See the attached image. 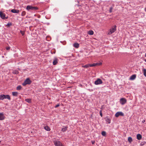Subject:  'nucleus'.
I'll return each mask as SVG.
<instances>
[{"mask_svg": "<svg viewBox=\"0 0 146 146\" xmlns=\"http://www.w3.org/2000/svg\"><path fill=\"white\" fill-rule=\"evenodd\" d=\"M116 25H114L109 30L108 34L110 35L114 32L116 30Z\"/></svg>", "mask_w": 146, "mask_h": 146, "instance_id": "1", "label": "nucleus"}, {"mask_svg": "<svg viewBox=\"0 0 146 146\" xmlns=\"http://www.w3.org/2000/svg\"><path fill=\"white\" fill-rule=\"evenodd\" d=\"M38 8L37 7H33L31 5H27L26 7V9L28 11L30 10H36Z\"/></svg>", "mask_w": 146, "mask_h": 146, "instance_id": "2", "label": "nucleus"}, {"mask_svg": "<svg viewBox=\"0 0 146 146\" xmlns=\"http://www.w3.org/2000/svg\"><path fill=\"white\" fill-rule=\"evenodd\" d=\"M32 82L30 80L29 78H27L25 81L24 83L22 84V85L23 86H25L27 84H30Z\"/></svg>", "mask_w": 146, "mask_h": 146, "instance_id": "3", "label": "nucleus"}, {"mask_svg": "<svg viewBox=\"0 0 146 146\" xmlns=\"http://www.w3.org/2000/svg\"><path fill=\"white\" fill-rule=\"evenodd\" d=\"M119 102L121 104L123 105L126 103L127 100L125 98H121L120 99Z\"/></svg>", "mask_w": 146, "mask_h": 146, "instance_id": "4", "label": "nucleus"}, {"mask_svg": "<svg viewBox=\"0 0 146 146\" xmlns=\"http://www.w3.org/2000/svg\"><path fill=\"white\" fill-rule=\"evenodd\" d=\"M103 83L102 80L100 78H98L94 82L95 85H97L101 84Z\"/></svg>", "mask_w": 146, "mask_h": 146, "instance_id": "5", "label": "nucleus"}, {"mask_svg": "<svg viewBox=\"0 0 146 146\" xmlns=\"http://www.w3.org/2000/svg\"><path fill=\"white\" fill-rule=\"evenodd\" d=\"M54 143L55 146H62V143L59 141H54Z\"/></svg>", "mask_w": 146, "mask_h": 146, "instance_id": "6", "label": "nucleus"}, {"mask_svg": "<svg viewBox=\"0 0 146 146\" xmlns=\"http://www.w3.org/2000/svg\"><path fill=\"white\" fill-rule=\"evenodd\" d=\"M120 115L123 116L124 114L121 111H119L117 112L115 115V116L116 117H118Z\"/></svg>", "mask_w": 146, "mask_h": 146, "instance_id": "7", "label": "nucleus"}, {"mask_svg": "<svg viewBox=\"0 0 146 146\" xmlns=\"http://www.w3.org/2000/svg\"><path fill=\"white\" fill-rule=\"evenodd\" d=\"M5 14L3 13L2 12H0V16L3 19H7L5 17Z\"/></svg>", "mask_w": 146, "mask_h": 146, "instance_id": "8", "label": "nucleus"}, {"mask_svg": "<svg viewBox=\"0 0 146 146\" xmlns=\"http://www.w3.org/2000/svg\"><path fill=\"white\" fill-rule=\"evenodd\" d=\"M5 118V117L3 113H0V120H3Z\"/></svg>", "mask_w": 146, "mask_h": 146, "instance_id": "9", "label": "nucleus"}, {"mask_svg": "<svg viewBox=\"0 0 146 146\" xmlns=\"http://www.w3.org/2000/svg\"><path fill=\"white\" fill-rule=\"evenodd\" d=\"M58 60L56 58H55L52 62L53 64L54 65H56L58 62Z\"/></svg>", "mask_w": 146, "mask_h": 146, "instance_id": "10", "label": "nucleus"}, {"mask_svg": "<svg viewBox=\"0 0 146 146\" xmlns=\"http://www.w3.org/2000/svg\"><path fill=\"white\" fill-rule=\"evenodd\" d=\"M101 64V63H94L92 64H90V67H93L98 65H100Z\"/></svg>", "mask_w": 146, "mask_h": 146, "instance_id": "11", "label": "nucleus"}, {"mask_svg": "<svg viewBox=\"0 0 146 146\" xmlns=\"http://www.w3.org/2000/svg\"><path fill=\"white\" fill-rule=\"evenodd\" d=\"M136 76V74H133L129 78V80H133L135 79Z\"/></svg>", "mask_w": 146, "mask_h": 146, "instance_id": "12", "label": "nucleus"}, {"mask_svg": "<svg viewBox=\"0 0 146 146\" xmlns=\"http://www.w3.org/2000/svg\"><path fill=\"white\" fill-rule=\"evenodd\" d=\"M11 11L14 13H18L19 12V10L17 9H13L11 10Z\"/></svg>", "mask_w": 146, "mask_h": 146, "instance_id": "13", "label": "nucleus"}, {"mask_svg": "<svg viewBox=\"0 0 146 146\" xmlns=\"http://www.w3.org/2000/svg\"><path fill=\"white\" fill-rule=\"evenodd\" d=\"M73 46L76 48H78L79 46V44L77 43H75L73 44Z\"/></svg>", "mask_w": 146, "mask_h": 146, "instance_id": "14", "label": "nucleus"}, {"mask_svg": "<svg viewBox=\"0 0 146 146\" xmlns=\"http://www.w3.org/2000/svg\"><path fill=\"white\" fill-rule=\"evenodd\" d=\"M141 138H142V136L141 135H140V134H139L137 135V138L138 140H140L141 139Z\"/></svg>", "mask_w": 146, "mask_h": 146, "instance_id": "15", "label": "nucleus"}, {"mask_svg": "<svg viewBox=\"0 0 146 146\" xmlns=\"http://www.w3.org/2000/svg\"><path fill=\"white\" fill-rule=\"evenodd\" d=\"M44 128L47 131H49L50 130V128L48 126H46L44 127Z\"/></svg>", "mask_w": 146, "mask_h": 146, "instance_id": "16", "label": "nucleus"}, {"mask_svg": "<svg viewBox=\"0 0 146 146\" xmlns=\"http://www.w3.org/2000/svg\"><path fill=\"white\" fill-rule=\"evenodd\" d=\"M5 95H0V100H3L5 98Z\"/></svg>", "mask_w": 146, "mask_h": 146, "instance_id": "17", "label": "nucleus"}, {"mask_svg": "<svg viewBox=\"0 0 146 146\" xmlns=\"http://www.w3.org/2000/svg\"><path fill=\"white\" fill-rule=\"evenodd\" d=\"M5 99H8L9 100H11V98L9 96V95H5Z\"/></svg>", "mask_w": 146, "mask_h": 146, "instance_id": "18", "label": "nucleus"}, {"mask_svg": "<svg viewBox=\"0 0 146 146\" xmlns=\"http://www.w3.org/2000/svg\"><path fill=\"white\" fill-rule=\"evenodd\" d=\"M18 93L17 92H12V95L13 96H17Z\"/></svg>", "mask_w": 146, "mask_h": 146, "instance_id": "19", "label": "nucleus"}, {"mask_svg": "<svg viewBox=\"0 0 146 146\" xmlns=\"http://www.w3.org/2000/svg\"><path fill=\"white\" fill-rule=\"evenodd\" d=\"M67 127H66V126L62 128L61 130L63 132L66 131L67 130Z\"/></svg>", "mask_w": 146, "mask_h": 146, "instance_id": "20", "label": "nucleus"}, {"mask_svg": "<svg viewBox=\"0 0 146 146\" xmlns=\"http://www.w3.org/2000/svg\"><path fill=\"white\" fill-rule=\"evenodd\" d=\"M128 141H129V142L130 143H131V142L132 141V138H131V137H129L128 138Z\"/></svg>", "mask_w": 146, "mask_h": 146, "instance_id": "21", "label": "nucleus"}, {"mask_svg": "<svg viewBox=\"0 0 146 146\" xmlns=\"http://www.w3.org/2000/svg\"><path fill=\"white\" fill-rule=\"evenodd\" d=\"M88 33L89 35H92L94 34V32L92 30H90L88 32Z\"/></svg>", "mask_w": 146, "mask_h": 146, "instance_id": "22", "label": "nucleus"}, {"mask_svg": "<svg viewBox=\"0 0 146 146\" xmlns=\"http://www.w3.org/2000/svg\"><path fill=\"white\" fill-rule=\"evenodd\" d=\"M106 122L108 123H111V120L108 117L106 118Z\"/></svg>", "mask_w": 146, "mask_h": 146, "instance_id": "23", "label": "nucleus"}, {"mask_svg": "<svg viewBox=\"0 0 146 146\" xmlns=\"http://www.w3.org/2000/svg\"><path fill=\"white\" fill-rule=\"evenodd\" d=\"M25 101L29 103H31V100L30 99H29L28 98L26 99L25 100Z\"/></svg>", "mask_w": 146, "mask_h": 146, "instance_id": "24", "label": "nucleus"}, {"mask_svg": "<svg viewBox=\"0 0 146 146\" xmlns=\"http://www.w3.org/2000/svg\"><path fill=\"white\" fill-rule=\"evenodd\" d=\"M22 87L20 85L18 86L16 88V89L17 90H20L21 88Z\"/></svg>", "mask_w": 146, "mask_h": 146, "instance_id": "25", "label": "nucleus"}, {"mask_svg": "<svg viewBox=\"0 0 146 146\" xmlns=\"http://www.w3.org/2000/svg\"><path fill=\"white\" fill-rule=\"evenodd\" d=\"M90 66V64H86L85 65L82 66V67L83 68H88Z\"/></svg>", "mask_w": 146, "mask_h": 146, "instance_id": "26", "label": "nucleus"}, {"mask_svg": "<svg viewBox=\"0 0 146 146\" xmlns=\"http://www.w3.org/2000/svg\"><path fill=\"white\" fill-rule=\"evenodd\" d=\"M144 75L146 77V69L144 68L143 70Z\"/></svg>", "mask_w": 146, "mask_h": 146, "instance_id": "27", "label": "nucleus"}, {"mask_svg": "<svg viewBox=\"0 0 146 146\" xmlns=\"http://www.w3.org/2000/svg\"><path fill=\"white\" fill-rule=\"evenodd\" d=\"M145 143H146L145 142L143 141L141 143L140 145L141 146H142L143 145H144Z\"/></svg>", "mask_w": 146, "mask_h": 146, "instance_id": "28", "label": "nucleus"}, {"mask_svg": "<svg viewBox=\"0 0 146 146\" xmlns=\"http://www.w3.org/2000/svg\"><path fill=\"white\" fill-rule=\"evenodd\" d=\"M102 135L104 136H105L106 135V132L105 131H103L102 132Z\"/></svg>", "mask_w": 146, "mask_h": 146, "instance_id": "29", "label": "nucleus"}, {"mask_svg": "<svg viewBox=\"0 0 146 146\" xmlns=\"http://www.w3.org/2000/svg\"><path fill=\"white\" fill-rule=\"evenodd\" d=\"M12 25V23H8L6 25V26L7 27H9L11 26Z\"/></svg>", "mask_w": 146, "mask_h": 146, "instance_id": "30", "label": "nucleus"}, {"mask_svg": "<svg viewBox=\"0 0 146 146\" xmlns=\"http://www.w3.org/2000/svg\"><path fill=\"white\" fill-rule=\"evenodd\" d=\"M25 14H26L25 12L23 11L22 12V14H21V15L22 16H24L25 15Z\"/></svg>", "mask_w": 146, "mask_h": 146, "instance_id": "31", "label": "nucleus"}, {"mask_svg": "<svg viewBox=\"0 0 146 146\" xmlns=\"http://www.w3.org/2000/svg\"><path fill=\"white\" fill-rule=\"evenodd\" d=\"M100 115L101 116V117H102L103 115H102V111L101 110L100 111Z\"/></svg>", "mask_w": 146, "mask_h": 146, "instance_id": "32", "label": "nucleus"}, {"mask_svg": "<svg viewBox=\"0 0 146 146\" xmlns=\"http://www.w3.org/2000/svg\"><path fill=\"white\" fill-rule=\"evenodd\" d=\"M20 33L23 36L24 35L25 33H24V31H20Z\"/></svg>", "mask_w": 146, "mask_h": 146, "instance_id": "33", "label": "nucleus"}, {"mask_svg": "<svg viewBox=\"0 0 146 146\" xmlns=\"http://www.w3.org/2000/svg\"><path fill=\"white\" fill-rule=\"evenodd\" d=\"M59 106H60V104H58L57 105H56L54 107H55V108H57L58 107H59Z\"/></svg>", "mask_w": 146, "mask_h": 146, "instance_id": "34", "label": "nucleus"}, {"mask_svg": "<svg viewBox=\"0 0 146 146\" xmlns=\"http://www.w3.org/2000/svg\"><path fill=\"white\" fill-rule=\"evenodd\" d=\"M113 8L112 7H111L110 8L109 12L110 13H111L112 12V10Z\"/></svg>", "mask_w": 146, "mask_h": 146, "instance_id": "35", "label": "nucleus"}, {"mask_svg": "<svg viewBox=\"0 0 146 146\" xmlns=\"http://www.w3.org/2000/svg\"><path fill=\"white\" fill-rule=\"evenodd\" d=\"M10 47H6V48L7 50H9L10 49Z\"/></svg>", "mask_w": 146, "mask_h": 146, "instance_id": "36", "label": "nucleus"}, {"mask_svg": "<svg viewBox=\"0 0 146 146\" xmlns=\"http://www.w3.org/2000/svg\"><path fill=\"white\" fill-rule=\"evenodd\" d=\"M91 142L92 144H94L95 143V141L94 140H92L91 141Z\"/></svg>", "mask_w": 146, "mask_h": 146, "instance_id": "37", "label": "nucleus"}, {"mask_svg": "<svg viewBox=\"0 0 146 146\" xmlns=\"http://www.w3.org/2000/svg\"><path fill=\"white\" fill-rule=\"evenodd\" d=\"M19 72L17 71H15V74H17Z\"/></svg>", "mask_w": 146, "mask_h": 146, "instance_id": "38", "label": "nucleus"}, {"mask_svg": "<svg viewBox=\"0 0 146 146\" xmlns=\"http://www.w3.org/2000/svg\"><path fill=\"white\" fill-rule=\"evenodd\" d=\"M145 122V120L144 119H143L142 121V122L143 123H144Z\"/></svg>", "mask_w": 146, "mask_h": 146, "instance_id": "39", "label": "nucleus"}, {"mask_svg": "<svg viewBox=\"0 0 146 146\" xmlns=\"http://www.w3.org/2000/svg\"><path fill=\"white\" fill-rule=\"evenodd\" d=\"M145 12H146V8H145Z\"/></svg>", "mask_w": 146, "mask_h": 146, "instance_id": "40", "label": "nucleus"}, {"mask_svg": "<svg viewBox=\"0 0 146 146\" xmlns=\"http://www.w3.org/2000/svg\"><path fill=\"white\" fill-rule=\"evenodd\" d=\"M144 61L145 62H146V59L144 60Z\"/></svg>", "mask_w": 146, "mask_h": 146, "instance_id": "41", "label": "nucleus"}, {"mask_svg": "<svg viewBox=\"0 0 146 146\" xmlns=\"http://www.w3.org/2000/svg\"><path fill=\"white\" fill-rule=\"evenodd\" d=\"M145 57H146V53H145Z\"/></svg>", "mask_w": 146, "mask_h": 146, "instance_id": "42", "label": "nucleus"}]
</instances>
